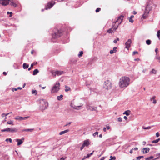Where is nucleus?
<instances>
[{"mask_svg":"<svg viewBox=\"0 0 160 160\" xmlns=\"http://www.w3.org/2000/svg\"><path fill=\"white\" fill-rule=\"evenodd\" d=\"M129 78L127 77H122L121 78L119 81V85L121 88H126L130 84Z\"/></svg>","mask_w":160,"mask_h":160,"instance_id":"nucleus-1","label":"nucleus"},{"mask_svg":"<svg viewBox=\"0 0 160 160\" xmlns=\"http://www.w3.org/2000/svg\"><path fill=\"white\" fill-rule=\"evenodd\" d=\"M59 82H58L56 83L52 87L51 91L52 93H55L58 92L60 89Z\"/></svg>","mask_w":160,"mask_h":160,"instance_id":"nucleus-2","label":"nucleus"},{"mask_svg":"<svg viewBox=\"0 0 160 160\" xmlns=\"http://www.w3.org/2000/svg\"><path fill=\"white\" fill-rule=\"evenodd\" d=\"M40 102L41 104H42L40 107V108L42 111H43L48 108V103L46 101H44L43 99L41 100Z\"/></svg>","mask_w":160,"mask_h":160,"instance_id":"nucleus-3","label":"nucleus"},{"mask_svg":"<svg viewBox=\"0 0 160 160\" xmlns=\"http://www.w3.org/2000/svg\"><path fill=\"white\" fill-rule=\"evenodd\" d=\"M62 35V33L61 31L58 29H56L54 31L53 33L52 34V36L53 38L56 39L59 38Z\"/></svg>","mask_w":160,"mask_h":160,"instance_id":"nucleus-4","label":"nucleus"},{"mask_svg":"<svg viewBox=\"0 0 160 160\" xmlns=\"http://www.w3.org/2000/svg\"><path fill=\"white\" fill-rule=\"evenodd\" d=\"M111 83L110 81L107 80L105 81L103 85V88L106 89H109L111 88Z\"/></svg>","mask_w":160,"mask_h":160,"instance_id":"nucleus-5","label":"nucleus"},{"mask_svg":"<svg viewBox=\"0 0 160 160\" xmlns=\"http://www.w3.org/2000/svg\"><path fill=\"white\" fill-rule=\"evenodd\" d=\"M118 25H115L113 24H112V28L109 29L107 31V32L109 33H112L118 28Z\"/></svg>","mask_w":160,"mask_h":160,"instance_id":"nucleus-6","label":"nucleus"},{"mask_svg":"<svg viewBox=\"0 0 160 160\" xmlns=\"http://www.w3.org/2000/svg\"><path fill=\"white\" fill-rule=\"evenodd\" d=\"M55 4V2L54 1H52L49 2L47 3L46 6H45V9L46 10L49 9Z\"/></svg>","mask_w":160,"mask_h":160,"instance_id":"nucleus-7","label":"nucleus"},{"mask_svg":"<svg viewBox=\"0 0 160 160\" xmlns=\"http://www.w3.org/2000/svg\"><path fill=\"white\" fill-rule=\"evenodd\" d=\"M86 108L88 110H89L91 111H95L98 112L97 110V107H93L90 106V104H87L86 105Z\"/></svg>","mask_w":160,"mask_h":160,"instance_id":"nucleus-8","label":"nucleus"},{"mask_svg":"<svg viewBox=\"0 0 160 160\" xmlns=\"http://www.w3.org/2000/svg\"><path fill=\"white\" fill-rule=\"evenodd\" d=\"M2 132H17V130L15 128H8L1 130Z\"/></svg>","mask_w":160,"mask_h":160,"instance_id":"nucleus-9","label":"nucleus"},{"mask_svg":"<svg viewBox=\"0 0 160 160\" xmlns=\"http://www.w3.org/2000/svg\"><path fill=\"white\" fill-rule=\"evenodd\" d=\"M123 16L122 15H121L119 18H118L117 20H116L115 22L113 23V24L115 25V24L117 23L118 24L117 25L118 26V25L121 23L122 20L123 19Z\"/></svg>","mask_w":160,"mask_h":160,"instance_id":"nucleus-10","label":"nucleus"},{"mask_svg":"<svg viewBox=\"0 0 160 160\" xmlns=\"http://www.w3.org/2000/svg\"><path fill=\"white\" fill-rule=\"evenodd\" d=\"M51 72L53 76H56V75L59 76L62 75L63 73V72L59 71H52Z\"/></svg>","mask_w":160,"mask_h":160,"instance_id":"nucleus-11","label":"nucleus"},{"mask_svg":"<svg viewBox=\"0 0 160 160\" xmlns=\"http://www.w3.org/2000/svg\"><path fill=\"white\" fill-rule=\"evenodd\" d=\"M29 118V116H27L24 117H23L21 116H17L15 117L14 119L16 120H18L19 121H21L23 120H25L26 119H28Z\"/></svg>","mask_w":160,"mask_h":160,"instance_id":"nucleus-12","label":"nucleus"},{"mask_svg":"<svg viewBox=\"0 0 160 160\" xmlns=\"http://www.w3.org/2000/svg\"><path fill=\"white\" fill-rule=\"evenodd\" d=\"M152 7L151 4L147 3V5L145 7V10L149 12L152 9Z\"/></svg>","mask_w":160,"mask_h":160,"instance_id":"nucleus-13","label":"nucleus"},{"mask_svg":"<svg viewBox=\"0 0 160 160\" xmlns=\"http://www.w3.org/2000/svg\"><path fill=\"white\" fill-rule=\"evenodd\" d=\"M131 40L130 39H128V41L125 43V48L129 49V48L131 46Z\"/></svg>","mask_w":160,"mask_h":160,"instance_id":"nucleus-14","label":"nucleus"},{"mask_svg":"<svg viewBox=\"0 0 160 160\" xmlns=\"http://www.w3.org/2000/svg\"><path fill=\"white\" fill-rule=\"evenodd\" d=\"M10 1V0H2L0 3L2 6H6L8 4L9 1Z\"/></svg>","mask_w":160,"mask_h":160,"instance_id":"nucleus-15","label":"nucleus"},{"mask_svg":"<svg viewBox=\"0 0 160 160\" xmlns=\"http://www.w3.org/2000/svg\"><path fill=\"white\" fill-rule=\"evenodd\" d=\"M150 150L149 148H143L142 150V152L143 153V154H146L148 152H149Z\"/></svg>","mask_w":160,"mask_h":160,"instance_id":"nucleus-16","label":"nucleus"},{"mask_svg":"<svg viewBox=\"0 0 160 160\" xmlns=\"http://www.w3.org/2000/svg\"><path fill=\"white\" fill-rule=\"evenodd\" d=\"M90 144V142L88 139H87L84 140L83 142V145L85 147H88Z\"/></svg>","mask_w":160,"mask_h":160,"instance_id":"nucleus-17","label":"nucleus"},{"mask_svg":"<svg viewBox=\"0 0 160 160\" xmlns=\"http://www.w3.org/2000/svg\"><path fill=\"white\" fill-rule=\"evenodd\" d=\"M149 12L145 10L144 13L143 15L142 18L143 19H145L148 16V15L149 13Z\"/></svg>","mask_w":160,"mask_h":160,"instance_id":"nucleus-18","label":"nucleus"},{"mask_svg":"<svg viewBox=\"0 0 160 160\" xmlns=\"http://www.w3.org/2000/svg\"><path fill=\"white\" fill-rule=\"evenodd\" d=\"M16 141L18 142L17 145L19 146L23 143V141L22 140L20 139H16Z\"/></svg>","mask_w":160,"mask_h":160,"instance_id":"nucleus-19","label":"nucleus"},{"mask_svg":"<svg viewBox=\"0 0 160 160\" xmlns=\"http://www.w3.org/2000/svg\"><path fill=\"white\" fill-rule=\"evenodd\" d=\"M10 1L11 2L10 5L15 7H16L17 6V4L16 3L14 2L13 1V0H10Z\"/></svg>","mask_w":160,"mask_h":160,"instance_id":"nucleus-20","label":"nucleus"},{"mask_svg":"<svg viewBox=\"0 0 160 160\" xmlns=\"http://www.w3.org/2000/svg\"><path fill=\"white\" fill-rule=\"evenodd\" d=\"M117 49V47H114L113 48V50H111L110 52V53L111 54H112L114 52H116Z\"/></svg>","mask_w":160,"mask_h":160,"instance_id":"nucleus-21","label":"nucleus"},{"mask_svg":"<svg viewBox=\"0 0 160 160\" xmlns=\"http://www.w3.org/2000/svg\"><path fill=\"white\" fill-rule=\"evenodd\" d=\"M70 106L71 107H72V108H73L74 109H78V108L81 107L82 106L81 105L78 106L75 105H73L72 103L71 104Z\"/></svg>","mask_w":160,"mask_h":160,"instance_id":"nucleus-22","label":"nucleus"},{"mask_svg":"<svg viewBox=\"0 0 160 160\" xmlns=\"http://www.w3.org/2000/svg\"><path fill=\"white\" fill-rule=\"evenodd\" d=\"M69 131V129H66L64 131L60 132L59 134L60 135H62L68 132Z\"/></svg>","mask_w":160,"mask_h":160,"instance_id":"nucleus-23","label":"nucleus"},{"mask_svg":"<svg viewBox=\"0 0 160 160\" xmlns=\"http://www.w3.org/2000/svg\"><path fill=\"white\" fill-rule=\"evenodd\" d=\"M130 111L129 110H128L126 111H125L124 113V114H126L127 116H128L129 115L130 113Z\"/></svg>","mask_w":160,"mask_h":160,"instance_id":"nucleus-24","label":"nucleus"},{"mask_svg":"<svg viewBox=\"0 0 160 160\" xmlns=\"http://www.w3.org/2000/svg\"><path fill=\"white\" fill-rule=\"evenodd\" d=\"M29 67L28 64L26 63H24L23 64V68L24 69H26L28 68Z\"/></svg>","mask_w":160,"mask_h":160,"instance_id":"nucleus-25","label":"nucleus"},{"mask_svg":"<svg viewBox=\"0 0 160 160\" xmlns=\"http://www.w3.org/2000/svg\"><path fill=\"white\" fill-rule=\"evenodd\" d=\"M39 72V70L38 69H35L33 71V75H35L37 74Z\"/></svg>","mask_w":160,"mask_h":160,"instance_id":"nucleus-26","label":"nucleus"},{"mask_svg":"<svg viewBox=\"0 0 160 160\" xmlns=\"http://www.w3.org/2000/svg\"><path fill=\"white\" fill-rule=\"evenodd\" d=\"M94 151H93L92 152V153H91L90 154H87V156L86 157H84V159L85 158H89V157H90L93 154V152H94ZM83 159H84V158L82 159V160H83Z\"/></svg>","mask_w":160,"mask_h":160,"instance_id":"nucleus-27","label":"nucleus"},{"mask_svg":"<svg viewBox=\"0 0 160 160\" xmlns=\"http://www.w3.org/2000/svg\"><path fill=\"white\" fill-rule=\"evenodd\" d=\"M34 130V129H23L22 130L23 131H28L30 132H32Z\"/></svg>","mask_w":160,"mask_h":160,"instance_id":"nucleus-28","label":"nucleus"},{"mask_svg":"<svg viewBox=\"0 0 160 160\" xmlns=\"http://www.w3.org/2000/svg\"><path fill=\"white\" fill-rule=\"evenodd\" d=\"M134 17V16L133 15H131L130 17L129 21V22H130L132 23L133 22V20L132 19V18Z\"/></svg>","mask_w":160,"mask_h":160,"instance_id":"nucleus-29","label":"nucleus"},{"mask_svg":"<svg viewBox=\"0 0 160 160\" xmlns=\"http://www.w3.org/2000/svg\"><path fill=\"white\" fill-rule=\"evenodd\" d=\"M63 96L62 95H61L59 96H58L57 97V99L58 100L60 101L62 99V98L63 97Z\"/></svg>","mask_w":160,"mask_h":160,"instance_id":"nucleus-30","label":"nucleus"},{"mask_svg":"<svg viewBox=\"0 0 160 160\" xmlns=\"http://www.w3.org/2000/svg\"><path fill=\"white\" fill-rule=\"evenodd\" d=\"M155 58V59L158 60H159V62H160V56L157 55H156Z\"/></svg>","mask_w":160,"mask_h":160,"instance_id":"nucleus-31","label":"nucleus"},{"mask_svg":"<svg viewBox=\"0 0 160 160\" xmlns=\"http://www.w3.org/2000/svg\"><path fill=\"white\" fill-rule=\"evenodd\" d=\"M160 140V139L159 138L155 140H153L152 142V143H158L159 141Z\"/></svg>","mask_w":160,"mask_h":160,"instance_id":"nucleus-32","label":"nucleus"},{"mask_svg":"<svg viewBox=\"0 0 160 160\" xmlns=\"http://www.w3.org/2000/svg\"><path fill=\"white\" fill-rule=\"evenodd\" d=\"M146 43L147 45H149L151 43V41L149 39H148L146 41Z\"/></svg>","mask_w":160,"mask_h":160,"instance_id":"nucleus-33","label":"nucleus"},{"mask_svg":"<svg viewBox=\"0 0 160 160\" xmlns=\"http://www.w3.org/2000/svg\"><path fill=\"white\" fill-rule=\"evenodd\" d=\"M65 91L66 92H67L68 91H69L70 90V87H68V86H65Z\"/></svg>","mask_w":160,"mask_h":160,"instance_id":"nucleus-34","label":"nucleus"},{"mask_svg":"<svg viewBox=\"0 0 160 160\" xmlns=\"http://www.w3.org/2000/svg\"><path fill=\"white\" fill-rule=\"evenodd\" d=\"M157 36L158 38L160 40V30H159L158 31Z\"/></svg>","mask_w":160,"mask_h":160,"instance_id":"nucleus-35","label":"nucleus"},{"mask_svg":"<svg viewBox=\"0 0 160 160\" xmlns=\"http://www.w3.org/2000/svg\"><path fill=\"white\" fill-rule=\"evenodd\" d=\"M152 126H148V127H143L142 128H143V129H145V130L149 129H151V127Z\"/></svg>","mask_w":160,"mask_h":160,"instance_id":"nucleus-36","label":"nucleus"},{"mask_svg":"<svg viewBox=\"0 0 160 160\" xmlns=\"http://www.w3.org/2000/svg\"><path fill=\"white\" fill-rule=\"evenodd\" d=\"M83 51H80L79 52V54L78 55V56L79 57H81L82 56V55L83 54Z\"/></svg>","mask_w":160,"mask_h":160,"instance_id":"nucleus-37","label":"nucleus"},{"mask_svg":"<svg viewBox=\"0 0 160 160\" xmlns=\"http://www.w3.org/2000/svg\"><path fill=\"white\" fill-rule=\"evenodd\" d=\"M151 73H153L154 74H156L157 73V71L154 69H152L150 72Z\"/></svg>","mask_w":160,"mask_h":160,"instance_id":"nucleus-38","label":"nucleus"},{"mask_svg":"<svg viewBox=\"0 0 160 160\" xmlns=\"http://www.w3.org/2000/svg\"><path fill=\"white\" fill-rule=\"evenodd\" d=\"M153 158V157L152 156H151L147 158H146V160H150L151 159H152Z\"/></svg>","mask_w":160,"mask_h":160,"instance_id":"nucleus-39","label":"nucleus"},{"mask_svg":"<svg viewBox=\"0 0 160 160\" xmlns=\"http://www.w3.org/2000/svg\"><path fill=\"white\" fill-rule=\"evenodd\" d=\"M98 132H95L93 134V137H95L96 136V135H97V136H98Z\"/></svg>","mask_w":160,"mask_h":160,"instance_id":"nucleus-40","label":"nucleus"},{"mask_svg":"<svg viewBox=\"0 0 160 160\" xmlns=\"http://www.w3.org/2000/svg\"><path fill=\"white\" fill-rule=\"evenodd\" d=\"M7 123L8 124H12V125H13V121H10L8 122H7Z\"/></svg>","mask_w":160,"mask_h":160,"instance_id":"nucleus-41","label":"nucleus"},{"mask_svg":"<svg viewBox=\"0 0 160 160\" xmlns=\"http://www.w3.org/2000/svg\"><path fill=\"white\" fill-rule=\"evenodd\" d=\"M5 141H6V142H8V141H9V142L11 143L12 142V140L11 138H7L6 140H5Z\"/></svg>","mask_w":160,"mask_h":160,"instance_id":"nucleus-42","label":"nucleus"},{"mask_svg":"<svg viewBox=\"0 0 160 160\" xmlns=\"http://www.w3.org/2000/svg\"><path fill=\"white\" fill-rule=\"evenodd\" d=\"M143 158V156H139V157H137L136 158L137 160H140L141 158Z\"/></svg>","mask_w":160,"mask_h":160,"instance_id":"nucleus-43","label":"nucleus"},{"mask_svg":"<svg viewBox=\"0 0 160 160\" xmlns=\"http://www.w3.org/2000/svg\"><path fill=\"white\" fill-rule=\"evenodd\" d=\"M101 10V8H97V9H96L95 11L96 12H99Z\"/></svg>","mask_w":160,"mask_h":160,"instance_id":"nucleus-44","label":"nucleus"},{"mask_svg":"<svg viewBox=\"0 0 160 160\" xmlns=\"http://www.w3.org/2000/svg\"><path fill=\"white\" fill-rule=\"evenodd\" d=\"M6 114H5L4 113H2V114L1 116H2V117H5V119H6V118H7V117H6L7 116H6Z\"/></svg>","mask_w":160,"mask_h":160,"instance_id":"nucleus-45","label":"nucleus"},{"mask_svg":"<svg viewBox=\"0 0 160 160\" xmlns=\"http://www.w3.org/2000/svg\"><path fill=\"white\" fill-rule=\"evenodd\" d=\"M122 118L121 117H119L118 118V121L119 122H121L122 121Z\"/></svg>","mask_w":160,"mask_h":160,"instance_id":"nucleus-46","label":"nucleus"},{"mask_svg":"<svg viewBox=\"0 0 160 160\" xmlns=\"http://www.w3.org/2000/svg\"><path fill=\"white\" fill-rule=\"evenodd\" d=\"M110 158H111V159H112V160H115V159H116V157H114V156L113 157V156H110Z\"/></svg>","mask_w":160,"mask_h":160,"instance_id":"nucleus-47","label":"nucleus"},{"mask_svg":"<svg viewBox=\"0 0 160 160\" xmlns=\"http://www.w3.org/2000/svg\"><path fill=\"white\" fill-rule=\"evenodd\" d=\"M7 14H10V17H12V12H7Z\"/></svg>","mask_w":160,"mask_h":160,"instance_id":"nucleus-48","label":"nucleus"},{"mask_svg":"<svg viewBox=\"0 0 160 160\" xmlns=\"http://www.w3.org/2000/svg\"><path fill=\"white\" fill-rule=\"evenodd\" d=\"M32 93H33H33L37 94V92L36 90H32Z\"/></svg>","mask_w":160,"mask_h":160,"instance_id":"nucleus-49","label":"nucleus"},{"mask_svg":"<svg viewBox=\"0 0 160 160\" xmlns=\"http://www.w3.org/2000/svg\"><path fill=\"white\" fill-rule=\"evenodd\" d=\"M156 97L155 96H153L152 98H150V100L152 101V100H153L155 99V98Z\"/></svg>","mask_w":160,"mask_h":160,"instance_id":"nucleus-50","label":"nucleus"},{"mask_svg":"<svg viewBox=\"0 0 160 160\" xmlns=\"http://www.w3.org/2000/svg\"><path fill=\"white\" fill-rule=\"evenodd\" d=\"M156 136L157 137H158L159 136V134L158 132H157L156 133Z\"/></svg>","mask_w":160,"mask_h":160,"instance_id":"nucleus-51","label":"nucleus"},{"mask_svg":"<svg viewBox=\"0 0 160 160\" xmlns=\"http://www.w3.org/2000/svg\"><path fill=\"white\" fill-rule=\"evenodd\" d=\"M12 91L13 92L14 91H17L18 90H17V88H12Z\"/></svg>","mask_w":160,"mask_h":160,"instance_id":"nucleus-52","label":"nucleus"},{"mask_svg":"<svg viewBox=\"0 0 160 160\" xmlns=\"http://www.w3.org/2000/svg\"><path fill=\"white\" fill-rule=\"evenodd\" d=\"M158 51V49L157 48H156L155 49V52H156V55H157Z\"/></svg>","mask_w":160,"mask_h":160,"instance_id":"nucleus-53","label":"nucleus"},{"mask_svg":"<svg viewBox=\"0 0 160 160\" xmlns=\"http://www.w3.org/2000/svg\"><path fill=\"white\" fill-rule=\"evenodd\" d=\"M85 146L82 144V146L80 147V150H82L83 148Z\"/></svg>","mask_w":160,"mask_h":160,"instance_id":"nucleus-54","label":"nucleus"},{"mask_svg":"<svg viewBox=\"0 0 160 160\" xmlns=\"http://www.w3.org/2000/svg\"><path fill=\"white\" fill-rule=\"evenodd\" d=\"M138 52L137 51H134L133 52V55H135L136 54H138Z\"/></svg>","mask_w":160,"mask_h":160,"instance_id":"nucleus-55","label":"nucleus"},{"mask_svg":"<svg viewBox=\"0 0 160 160\" xmlns=\"http://www.w3.org/2000/svg\"><path fill=\"white\" fill-rule=\"evenodd\" d=\"M134 60L135 61H139L140 60V59L139 58H135L134 59Z\"/></svg>","mask_w":160,"mask_h":160,"instance_id":"nucleus-56","label":"nucleus"},{"mask_svg":"<svg viewBox=\"0 0 160 160\" xmlns=\"http://www.w3.org/2000/svg\"><path fill=\"white\" fill-rule=\"evenodd\" d=\"M106 129L107 130H108L110 129V126H107L106 128Z\"/></svg>","mask_w":160,"mask_h":160,"instance_id":"nucleus-57","label":"nucleus"},{"mask_svg":"<svg viewBox=\"0 0 160 160\" xmlns=\"http://www.w3.org/2000/svg\"><path fill=\"white\" fill-rule=\"evenodd\" d=\"M113 43H117L118 42H117V40H114V41H113Z\"/></svg>","mask_w":160,"mask_h":160,"instance_id":"nucleus-58","label":"nucleus"},{"mask_svg":"<svg viewBox=\"0 0 160 160\" xmlns=\"http://www.w3.org/2000/svg\"><path fill=\"white\" fill-rule=\"evenodd\" d=\"M3 74L4 75H6L7 74V73L6 72H3Z\"/></svg>","mask_w":160,"mask_h":160,"instance_id":"nucleus-59","label":"nucleus"},{"mask_svg":"<svg viewBox=\"0 0 160 160\" xmlns=\"http://www.w3.org/2000/svg\"><path fill=\"white\" fill-rule=\"evenodd\" d=\"M153 103L154 104H156V100L155 99L153 100Z\"/></svg>","mask_w":160,"mask_h":160,"instance_id":"nucleus-60","label":"nucleus"},{"mask_svg":"<svg viewBox=\"0 0 160 160\" xmlns=\"http://www.w3.org/2000/svg\"><path fill=\"white\" fill-rule=\"evenodd\" d=\"M132 149H133V150H138V148H137V147H136V148H132Z\"/></svg>","mask_w":160,"mask_h":160,"instance_id":"nucleus-61","label":"nucleus"},{"mask_svg":"<svg viewBox=\"0 0 160 160\" xmlns=\"http://www.w3.org/2000/svg\"><path fill=\"white\" fill-rule=\"evenodd\" d=\"M133 149H132L130 150V153H132V152H133Z\"/></svg>","mask_w":160,"mask_h":160,"instance_id":"nucleus-62","label":"nucleus"},{"mask_svg":"<svg viewBox=\"0 0 160 160\" xmlns=\"http://www.w3.org/2000/svg\"><path fill=\"white\" fill-rule=\"evenodd\" d=\"M34 65H36L37 64V62H33V63H32Z\"/></svg>","mask_w":160,"mask_h":160,"instance_id":"nucleus-63","label":"nucleus"},{"mask_svg":"<svg viewBox=\"0 0 160 160\" xmlns=\"http://www.w3.org/2000/svg\"><path fill=\"white\" fill-rule=\"evenodd\" d=\"M123 118H124V119H125L126 120H127V119H128V118H127V117L126 116H124V117Z\"/></svg>","mask_w":160,"mask_h":160,"instance_id":"nucleus-64","label":"nucleus"}]
</instances>
